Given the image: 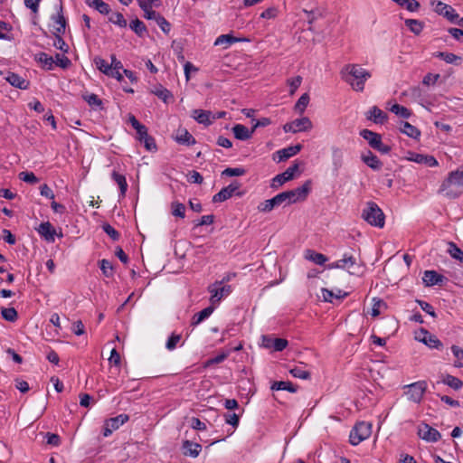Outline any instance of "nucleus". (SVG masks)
Returning <instances> with one entry per match:
<instances>
[{"label":"nucleus","mask_w":463,"mask_h":463,"mask_svg":"<svg viewBox=\"0 0 463 463\" xmlns=\"http://www.w3.org/2000/svg\"><path fill=\"white\" fill-rule=\"evenodd\" d=\"M341 78L351 88L357 92H362L364 90V85L367 80L372 77L369 71L362 68L358 64L349 63L344 66L340 71Z\"/></svg>","instance_id":"f257e3e1"},{"label":"nucleus","mask_w":463,"mask_h":463,"mask_svg":"<svg viewBox=\"0 0 463 463\" xmlns=\"http://www.w3.org/2000/svg\"><path fill=\"white\" fill-rule=\"evenodd\" d=\"M362 218L371 226L383 228L385 224V214L379 205L373 202H367L362 212Z\"/></svg>","instance_id":"f03ea898"},{"label":"nucleus","mask_w":463,"mask_h":463,"mask_svg":"<svg viewBox=\"0 0 463 463\" xmlns=\"http://www.w3.org/2000/svg\"><path fill=\"white\" fill-rule=\"evenodd\" d=\"M453 184L463 186V165L449 174L448 177L441 183L438 193H444L445 196L449 199L458 198L460 194L449 189Z\"/></svg>","instance_id":"7ed1b4c3"},{"label":"nucleus","mask_w":463,"mask_h":463,"mask_svg":"<svg viewBox=\"0 0 463 463\" xmlns=\"http://www.w3.org/2000/svg\"><path fill=\"white\" fill-rule=\"evenodd\" d=\"M372 432V425L365 421L358 422L350 431L349 441L353 446H356L363 440L369 438Z\"/></svg>","instance_id":"20e7f679"},{"label":"nucleus","mask_w":463,"mask_h":463,"mask_svg":"<svg viewBox=\"0 0 463 463\" xmlns=\"http://www.w3.org/2000/svg\"><path fill=\"white\" fill-rule=\"evenodd\" d=\"M283 203H285V205L292 204L290 203V196L287 191L275 195L271 199H268L261 202L258 205V210L261 213H269L272 211L275 207H278Z\"/></svg>","instance_id":"39448f33"},{"label":"nucleus","mask_w":463,"mask_h":463,"mask_svg":"<svg viewBox=\"0 0 463 463\" xmlns=\"http://www.w3.org/2000/svg\"><path fill=\"white\" fill-rule=\"evenodd\" d=\"M427 386L428 385L426 381H418L405 385L404 388L407 389L405 395L409 401L415 403H420L423 398L424 393L426 392Z\"/></svg>","instance_id":"423d86ee"},{"label":"nucleus","mask_w":463,"mask_h":463,"mask_svg":"<svg viewBox=\"0 0 463 463\" xmlns=\"http://www.w3.org/2000/svg\"><path fill=\"white\" fill-rule=\"evenodd\" d=\"M241 187V184L238 181H232L228 186L223 187L221 191L213 196V203H222L237 194L241 196L243 194L237 192Z\"/></svg>","instance_id":"0eeeda50"},{"label":"nucleus","mask_w":463,"mask_h":463,"mask_svg":"<svg viewBox=\"0 0 463 463\" xmlns=\"http://www.w3.org/2000/svg\"><path fill=\"white\" fill-rule=\"evenodd\" d=\"M299 164L294 162L286 171L281 174L277 175L272 178L270 186L273 189H278L286 182L290 181L294 178L295 173L298 171Z\"/></svg>","instance_id":"6e6552de"},{"label":"nucleus","mask_w":463,"mask_h":463,"mask_svg":"<svg viewBox=\"0 0 463 463\" xmlns=\"http://www.w3.org/2000/svg\"><path fill=\"white\" fill-rule=\"evenodd\" d=\"M311 186L312 181L308 179L301 186L287 191L290 196V203L293 204L306 201L311 192Z\"/></svg>","instance_id":"1a4fd4ad"},{"label":"nucleus","mask_w":463,"mask_h":463,"mask_svg":"<svg viewBox=\"0 0 463 463\" xmlns=\"http://www.w3.org/2000/svg\"><path fill=\"white\" fill-rule=\"evenodd\" d=\"M129 420L128 414L122 413L116 417L109 418L105 420L103 426V436L109 437L114 430H117L120 426L126 423Z\"/></svg>","instance_id":"9d476101"},{"label":"nucleus","mask_w":463,"mask_h":463,"mask_svg":"<svg viewBox=\"0 0 463 463\" xmlns=\"http://www.w3.org/2000/svg\"><path fill=\"white\" fill-rule=\"evenodd\" d=\"M312 128V122L311 120L307 118L303 117L301 118H297L293 120L292 122L286 123L283 126V130L292 133L301 132V131H307Z\"/></svg>","instance_id":"9b49d317"},{"label":"nucleus","mask_w":463,"mask_h":463,"mask_svg":"<svg viewBox=\"0 0 463 463\" xmlns=\"http://www.w3.org/2000/svg\"><path fill=\"white\" fill-rule=\"evenodd\" d=\"M418 435L420 439L428 442H437L441 439L439 431L427 423L420 424L418 430Z\"/></svg>","instance_id":"f8f14e48"},{"label":"nucleus","mask_w":463,"mask_h":463,"mask_svg":"<svg viewBox=\"0 0 463 463\" xmlns=\"http://www.w3.org/2000/svg\"><path fill=\"white\" fill-rule=\"evenodd\" d=\"M211 293V302L213 304L219 302L223 297H227L232 292V286L216 284L215 282L208 287Z\"/></svg>","instance_id":"ddd939ff"},{"label":"nucleus","mask_w":463,"mask_h":463,"mask_svg":"<svg viewBox=\"0 0 463 463\" xmlns=\"http://www.w3.org/2000/svg\"><path fill=\"white\" fill-rule=\"evenodd\" d=\"M434 11L445 17L448 21L452 24H456L459 14L456 12V10L449 5H447L443 2L439 1L434 8Z\"/></svg>","instance_id":"4468645a"},{"label":"nucleus","mask_w":463,"mask_h":463,"mask_svg":"<svg viewBox=\"0 0 463 463\" xmlns=\"http://www.w3.org/2000/svg\"><path fill=\"white\" fill-rule=\"evenodd\" d=\"M288 345L285 338H271L268 335H262V345L265 348L273 349L276 352L283 351Z\"/></svg>","instance_id":"2eb2a0df"},{"label":"nucleus","mask_w":463,"mask_h":463,"mask_svg":"<svg viewBox=\"0 0 463 463\" xmlns=\"http://www.w3.org/2000/svg\"><path fill=\"white\" fill-rule=\"evenodd\" d=\"M302 149V146L300 144H297L295 146H289L288 147L282 148L280 150H278L273 155V159L277 160V162H282L285 161L295 155H297L300 150Z\"/></svg>","instance_id":"dca6fc26"},{"label":"nucleus","mask_w":463,"mask_h":463,"mask_svg":"<svg viewBox=\"0 0 463 463\" xmlns=\"http://www.w3.org/2000/svg\"><path fill=\"white\" fill-rule=\"evenodd\" d=\"M407 159L411 162L426 165L430 167H434L439 165L437 159L433 156L423 155L415 152H410Z\"/></svg>","instance_id":"f3484780"},{"label":"nucleus","mask_w":463,"mask_h":463,"mask_svg":"<svg viewBox=\"0 0 463 463\" xmlns=\"http://www.w3.org/2000/svg\"><path fill=\"white\" fill-rule=\"evenodd\" d=\"M422 280L426 287H432L435 285H442L446 278L436 270H425Z\"/></svg>","instance_id":"a211bd4d"},{"label":"nucleus","mask_w":463,"mask_h":463,"mask_svg":"<svg viewBox=\"0 0 463 463\" xmlns=\"http://www.w3.org/2000/svg\"><path fill=\"white\" fill-rule=\"evenodd\" d=\"M5 79L12 86L20 90H27L30 86L29 80H25L24 78L14 72L8 71Z\"/></svg>","instance_id":"6ab92c4d"},{"label":"nucleus","mask_w":463,"mask_h":463,"mask_svg":"<svg viewBox=\"0 0 463 463\" xmlns=\"http://www.w3.org/2000/svg\"><path fill=\"white\" fill-rule=\"evenodd\" d=\"M420 332L424 335L423 338L420 339V342L431 349L441 350L443 348L442 342L435 335L430 334L424 328H421Z\"/></svg>","instance_id":"aec40b11"},{"label":"nucleus","mask_w":463,"mask_h":463,"mask_svg":"<svg viewBox=\"0 0 463 463\" xmlns=\"http://www.w3.org/2000/svg\"><path fill=\"white\" fill-rule=\"evenodd\" d=\"M37 232L46 241L54 242L57 233L51 222H42L37 228Z\"/></svg>","instance_id":"412c9836"},{"label":"nucleus","mask_w":463,"mask_h":463,"mask_svg":"<svg viewBox=\"0 0 463 463\" xmlns=\"http://www.w3.org/2000/svg\"><path fill=\"white\" fill-rule=\"evenodd\" d=\"M367 119L373 121L375 124H383L388 119V115L380 109L377 106H373L366 115Z\"/></svg>","instance_id":"4be33fe9"},{"label":"nucleus","mask_w":463,"mask_h":463,"mask_svg":"<svg viewBox=\"0 0 463 463\" xmlns=\"http://www.w3.org/2000/svg\"><path fill=\"white\" fill-rule=\"evenodd\" d=\"M362 161L368 165L371 169L378 171L382 168V161L370 150L361 156Z\"/></svg>","instance_id":"5701e85b"},{"label":"nucleus","mask_w":463,"mask_h":463,"mask_svg":"<svg viewBox=\"0 0 463 463\" xmlns=\"http://www.w3.org/2000/svg\"><path fill=\"white\" fill-rule=\"evenodd\" d=\"M150 92L166 104L174 100L172 92L161 84L155 85Z\"/></svg>","instance_id":"b1692460"},{"label":"nucleus","mask_w":463,"mask_h":463,"mask_svg":"<svg viewBox=\"0 0 463 463\" xmlns=\"http://www.w3.org/2000/svg\"><path fill=\"white\" fill-rule=\"evenodd\" d=\"M176 143L184 146H193L196 144V139L188 132L187 129H178L176 136L174 137Z\"/></svg>","instance_id":"393cba45"},{"label":"nucleus","mask_w":463,"mask_h":463,"mask_svg":"<svg viewBox=\"0 0 463 463\" xmlns=\"http://www.w3.org/2000/svg\"><path fill=\"white\" fill-rule=\"evenodd\" d=\"M52 19L56 24V25L53 26V33H64L67 22H66V19H65V17L63 15V8H62L61 5H60V6H59V10L57 12V14L53 15L52 17Z\"/></svg>","instance_id":"a878e982"},{"label":"nucleus","mask_w":463,"mask_h":463,"mask_svg":"<svg viewBox=\"0 0 463 463\" xmlns=\"http://www.w3.org/2000/svg\"><path fill=\"white\" fill-rule=\"evenodd\" d=\"M360 136L368 142L372 148L374 149L380 146V141L382 140L380 134L365 128L360 131Z\"/></svg>","instance_id":"bb28decb"},{"label":"nucleus","mask_w":463,"mask_h":463,"mask_svg":"<svg viewBox=\"0 0 463 463\" xmlns=\"http://www.w3.org/2000/svg\"><path fill=\"white\" fill-rule=\"evenodd\" d=\"M193 118L200 124L210 126L213 123L212 112L203 109L193 110Z\"/></svg>","instance_id":"cd10ccee"},{"label":"nucleus","mask_w":463,"mask_h":463,"mask_svg":"<svg viewBox=\"0 0 463 463\" xmlns=\"http://www.w3.org/2000/svg\"><path fill=\"white\" fill-rule=\"evenodd\" d=\"M232 133L234 137L238 140L245 141L252 137V131H249V128L241 124H236L232 127Z\"/></svg>","instance_id":"c85d7f7f"},{"label":"nucleus","mask_w":463,"mask_h":463,"mask_svg":"<svg viewBox=\"0 0 463 463\" xmlns=\"http://www.w3.org/2000/svg\"><path fill=\"white\" fill-rule=\"evenodd\" d=\"M111 178L115 181V183L119 187V190H120L119 196L124 198L126 196V193H127L128 187L127 180H126V176L114 170L111 173Z\"/></svg>","instance_id":"c756f323"},{"label":"nucleus","mask_w":463,"mask_h":463,"mask_svg":"<svg viewBox=\"0 0 463 463\" xmlns=\"http://www.w3.org/2000/svg\"><path fill=\"white\" fill-rule=\"evenodd\" d=\"M400 131L416 140L420 137V131L407 121L401 122Z\"/></svg>","instance_id":"7c9ffc66"},{"label":"nucleus","mask_w":463,"mask_h":463,"mask_svg":"<svg viewBox=\"0 0 463 463\" xmlns=\"http://www.w3.org/2000/svg\"><path fill=\"white\" fill-rule=\"evenodd\" d=\"M183 449L185 456L196 458L202 450V446L198 443L185 440L183 443Z\"/></svg>","instance_id":"2f4dec72"},{"label":"nucleus","mask_w":463,"mask_h":463,"mask_svg":"<svg viewBox=\"0 0 463 463\" xmlns=\"http://www.w3.org/2000/svg\"><path fill=\"white\" fill-rule=\"evenodd\" d=\"M321 291L324 301L330 303H333V298L343 299L348 296L347 292H344L341 289H337L336 292H334L333 290H329L327 288H322Z\"/></svg>","instance_id":"473e14b6"},{"label":"nucleus","mask_w":463,"mask_h":463,"mask_svg":"<svg viewBox=\"0 0 463 463\" xmlns=\"http://www.w3.org/2000/svg\"><path fill=\"white\" fill-rule=\"evenodd\" d=\"M273 391H288L289 392H297L298 387L289 381H277L271 384L270 387Z\"/></svg>","instance_id":"72a5a7b5"},{"label":"nucleus","mask_w":463,"mask_h":463,"mask_svg":"<svg viewBox=\"0 0 463 463\" xmlns=\"http://www.w3.org/2000/svg\"><path fill=\"white\" fill-rule=\"evenodd\" d=\"M35 61L40 62L45 70L52 71L54 68V59L46 52H41L35 54Z\"/></svg>","instance_id":"f704fd0d"},{"label":"nucleus","mask_w":463,"mask_h":463,"mask_svg":"<svg viewBox=\"0 0 463 463\" xmlns=\"http://www.w3.org/2000/svg\"><path fill=\"white\" fill-rule=\"evenodd\" d=\"M356 264L355 258L351 254H344L341 260H338L339 269H346L350 274H354L351 269Z\"/></svg>","instance_id":"c9c22d12"},{"label":"nucleus","mask_w":463,"mask_h":463,"mask_svg":"<svg viewBox=\"0 0 463 463\" xmlns=\"http://www.w3.org/2000/svg\"><path fill=\"white\" fill-rule=\"evenodd\" d=\"M139 7L144 11V17L147 20H155L156 22L158 19V16L161 14L152 9L149 6V4H146V0H137Z\"/></svg>","instance_id":"e433bc0d"},{"label":"nucleus","mask_w":463,"mask_h":463,"mask_svg":"<svg viewBox=\"0 0 463 463\" xmlns=\"http://www.w3.org/2000/svg\"><path fill=\"white\" fill-rule=\"evenodd\" d=\"M214 307L213 306H209L200 312L194 315L192 318V326H197L201 322H203L204 319L208 318L213 312Z\"/></svg>","instance_id":"4c0bfd02"},{"label":"nucleus","mask_w":463,"mask_h":463,"mask_svg":"<svg viewBox=\"0 0 463 463\" xmlns=\"http://www.w3.org/2000/svg\"><path fill=\"white\" fill-rule=\"evenodd\" d=\"M129 27L138 37H144L147 33L146 24L138 18L132 20Z\"/></svg>","instance_id":"58836bf2"},{"label":"nucleus","mask_w":463,"mask_h":463,"mask_svg":"<svg viewBox=\"0 0 463 463\" xmlns=\"http://www.w3.org/2000/svg\"><path fill=\"white\" fill-rule=\"evenodd\" d=\"M343 158H344V153H343L342 149L339 147H336V146H333L332 147V161H333L334 169L335 171H338L342 167L343 163H344Z\"/></svg>","instance_id":"ea45409f"},{"label":"nucleus","mask_w":463,"mask_h":463,"mask_svg":"<svg viewBox=\"0 0 463 463\" xmlns=\"http://www.w3.org/2000/svg\"><path fill=\"white\" fill-rule=\"evenodd\" d=\"M442 383L456 391L460 390L463 387V381L451 374H446Z\"/></svg>","instance_id":"a19ab883"},{"label":"nucleus","mask_w":463,"mask_h":463,"mask_svg":"<svg viewBox=\"0 0 463 463\" xmlns=\"http://www.w3.org/2000/svg\"><path fill=\"white\" fill-rule=\"evenodd\" d=\"M405 25L409 28V30L416 35H419L424 27V24L416 19H406Z\"/></svg>","instance_id":"79ce46f5"},{"label":"nucleus","mask_w":463,"mask_h":463,"mask_svg":"<svg viewBox=\"0 0 463 463\" xmlns=\"http://www.w3.org/2000/svg\"><path fill=\"white\" fill-rule=\"evenodd\" d=\"M238 42H241V39L236 38V37L232 36V34H222L219 37H217V39L214 42V45L218 46V45H222L225 43L226 44L225 48H227L230 45H232V43H238Z\"/></svg>","instance_id":"37998d69"},{"label":"nucleus","mask_w":463,"mask_h":463,"mask_svg":"<svg viewBox=\"0 0 463 463\" xmlns=\"http://www.w3.org/2000/svg\"><path fill=\"white\" fill-rule=\"evenodd\" d=\"M82 99L91 107H102V100L97 94L85 92L82 94Z\"/></svg>","instance_id":"c03bdc74"},{"label":"nucleus","mask_w":463,"mask_h":463,"mask_svg":"<svg viewBox=\"0 0 463 463\" xmlns=\"http://www.w3.org/2000/svg\"><path fill=\"white\" fill-rule=\"evenodd\" d=\"M447 252L450 255L451 258L458 261L462 259L463 250L458 248V246L453 241L448 242Z\"/></svg>","instance_id":"a18cd8bd"},{"label":"nucleus","mask_w":463,"mask_h":463,"mask_svg":"<svg viewBox=\"0 0 463 463\" xmlns=\"http://www.w3.org/2000/svg\"><path fill=\"white\" fill-rule=\"evenodd\" d=\"M1 316L8 322H14L18 318V313L14 307H2Z\"/></svg>","instance_id":"49530a36"},{"label":"nucleus","mask_w":463,"mask_h":463,"mask_svg":"<svg viewBox=\"0 0 463 463\" xmlns=\"http://www.w3.org/2000/svg\"><path fill=\"white\" fill-rule=\"evenodd\" d=\"M307 258L317 265H324L327 261L326 255L315 250H307Z\"/></svg>","instance_id":"de8ad7c7"},{"label":"nucleus","mask_w":463,"mask_h":463,"mask_svg":"<svg viewBox=\"0 0 463 463\" xmlns=\"http://www.w3.org/2000/svg\"><path fill=\"white\" fill-rule=\"evenodd\" d=\"M171 213L175 216L184 219L185 217V205L179 202H173L171 203Z\"/></svg>","instance_id":"09e8293b"},{"label":"nucleus","mask_w":463,"mask_h":463,"mask_svg":"<svg viewBox=\"0 0 463 463\" xmlns=\"http://www.w3.org/2000/svg\"><path fill=\"white\" fill-rule=\"evenodd\" d=\"M289 373L293 377L303 380L310 379L311 377L310 372L303 369L301 366H294L289 370Z\"/></svg>","instance_id":"8fccbe9b"},{"label":"nucleus","mask_w":463,"mask_h":463,"mask_svg":"<svg viewBox=\"0 0 463 463\" xmlns=\"http://www.w3.org/2000/svg\"><path fill=\"white\" fill-rule=\"evenodd\" d=\"M109 22L121 28H125L128 25L127 20L125 19L124 15L119 12L113 13L109 17Z\"/></svg>","instance_id":"3c124183"},{"label":"nucleus","mask_w":463,"mask_h":463,"mask_svg":"<svg viewBox=\"0 0 463 463\" xmlns=\"http://www.w3.org/2000/svg\"><path fill=\"white\" fill-rule=\"evenodd\" d=\"M390 110L392 113L400 116V117H402L403 118H409L411 117V110L409 109H407L406 107L402 106L400 104L392 105V108L390 109Z\"/></svg>","instance_id":"603ef678"},{"label":"nucleus","mask_w":463,"mask_h":463,"mask_svg":"<svg viewBox=\"0 0 463 463\" xmlns=\"http://www.w3.org/2000/svg\"><path fill=\"white\" fill-rule=\"evenodd\" d=\"M229 355H230V351H223V352L220 353L219 354H217L216 356L206 360V362L204 364V367H208L213 364H221L224 360H226Z\"/></svg>","instance_id":"864d4df0"},{"label":"nucleus","mask_w":463,"mask_h":463,"mask_svg":"<svg viewBox=\"0 0 463 463\" xmlns=\"http://www.w3.org/2000/svg\"><path fill=\"white\" fill-rule=\"evenodd\" d=\"M53 34L55 36L53 46L61 51L63 53H67L69 52V46L61 37L62 33H53Z\"/></svg>","instance_id":"5fc2aeb1"},{"label":"nucleus","mask_w":463,"mask_h":463,"mask_svg":"<svg viewBox=\"0 0 463 463\" xmlns=\"http://www.w3.org/2000/svg\"><path fill=\"white\" fill-rule=\"evenodd\" d=\"M309 96L307 93H304L298 99L295 104V110L302 114L309 103Z\"/></svg>","instance_id":"6e6d98bb"},{"label":"nucleus","mask_w":463,"mask_h":463,"mask_svg":"<svg viewBox=\"0 0 463 463\" xmlns=\"http://www.w3.org/2000/svg\"><path fill=\"white\" fill-rule=\"evenodd\" d=\"M94 63L96 67L104 74L109 75L111 72V65H109L104 59L101 57H95Z\"/></svg>","instance_id":"4d7b16f0"},{"label":"nucleus","mask_w":463,"mask_h":463,"mask_svg":"<svg viewBox=\"0 0 463 463\" xmlns=\"http://www.w3.org/2000/svg\"><path fill=\"white\" fill-rule=\"evenodd\" d=\"M93 8L101 14H109L111 12L110 6L102 0H93Z\"/></svg>","instance_id":"13d9d810"},{"label":"nucleus","mask_w":463,"mask_h":463,"mask_svg":"<svg viewBox=\"0 0 463 463\" xmlns=\"http://www.w3.org/2000/svg\"><path fill=\"white\" fill-rule=\"evenodd\" d=\"M99 268L104 276L110 278L113 276V266L111 262L106 259L99 261Z\"/></svg>","instance_id":"bf43d9fd"},{"label":"nucleus","mask_w":463,"mask_h":463,"mask_svg":"<svg viewBox=\"0 0 463 463\" xmlns=\"http://www.w3.org/2000/svg\"><path fill=\"white\" fill-rule=\"evenodd\" d=\"M54 61V64L62 69H67L71 65V60L65 55L60 53H56Z\"/></svg>","instance_id":"052dcab7"},{"label":"nucleus","mask_w":463,"mask_h":463,"mask_svg":"<svg viewBox=\"0 0 463 463\" xmlns=\"http://www.w3.org/2000/svg\"><path fill=\"white\" fill-rule=\"evenodd\" d=\"M102 229L106 234H108L114 241H117L120 238L119 232L109 223H104Z\"/></svg>","instance_id":"680f3d73"},{"label":"nucleus","mask_w":463,"mask_h":463,"mask_svg":"<svg viewBox=\"0 0 463 463\" xmlns=\"http://www.w3.org/2000/svg\"><path fill=\"white\" fill-rule=\"evenodd\" d=\"M246 170L242 167H228L222 172V175L226 176H241L245 175Z\"/></svg>","instance_id":"e2e57ef3"},{"label":"nucleus","mask_w":463,"mask_h":463,"mask_svg":"<svg viewBox=\"0 0 463 463\" xmlns=\"http://www.w3.org/2000/svg\"><path fill=\"white\" fill-rule=\"evenodd\" d=\"M19 178L22 181L32 184H36L39 181V179L36 177V175L33 172H28V171L21 172L19 174Z\"/></svg>","instance_id":"0e129e2a"},{"label":"nucleus","mask_w":463,"mask_h":463,"mask_svg":"<svg viewBox=\"0 0 463 463\" xmlns=\"http://www.w3.org/2000/svg\"><path fill=\"white\" fill-rule=\"evenodd\" d=\"M462 57L456 55L452 52H446L444 61L449 64L460 65L462 62Z\"/></svg>","instance_id":"69168bd1"},{"label":"nucleus","mask_w":463,"mask_h":463,"mask_svg":"<svg viewBox=\"0 0 463 463\" xmlns=\"http://www.w3.org/2000/svg\"><path fill=\"white\" fill-rule=\"evenodd\" d=\"M451 351H452V354H454V356L458 359V363H455V366L456 367H461L462 366V364H461V360H463V348H461L460 346L458 345H453L451 346Z\"/></svg>","instance_id":"338daca9"},{"label":"nucleus","mask_w":463,"mask_h":463,"mask_svg":"<svg viewBox=\"0 0 463 463\" xmlns=\"http://www.w3.org/2000/svg\"><path fill=\"white\" fill-rule=\"evenodd\" d=\"M181 339V335H178V334H175L173 333L167 339L166 341V344H165V347L168 349V350H174L178 342L180 341Z\"/></svg>","instance_id":"774afa93"}]
</instances>
